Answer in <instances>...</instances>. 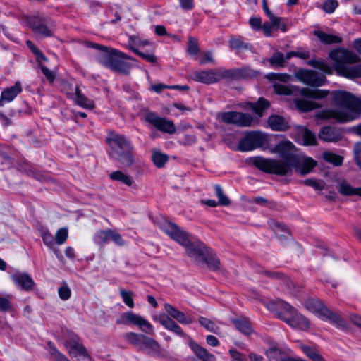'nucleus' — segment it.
Wrapping results in <instances>:
<instances>
[{
    "label": "nucleus",
    "instance_id": "obj_47",
    "mask_svg": "<svg viewBox=\"0 0 361 361\" xmlns=\"http://www.w3.org/2000/svg\"><path fill=\"white\" fill-rule=\"evenodd\" d=\"M152 161L156 166L158 168H161L168 161V157L166 154L160 152H154L152 154Z\"/></svg>",
    "mask_w": 361,
    "mask_h": 361
},
{
    "label": "nucleus",
    "instance_id": "obj_38",
    "mask_svg": "<svg viewBox=\"0 0 361 361\" xmlns=\"http://www.w3.org/2000/svg\"><path fill=\"white\" fill-rule=\"evenodd\" d=\"M308 66L317 68L326 73H331L329 65L323 59H312L307 62Z\"/></svg>",
    "mask_w": 361,
    "mask_h": 361
},
{
    "label": "nucleus",
    "instance_id": "obj_23",
    "mask_svg": "<svg viewBox=\"0 0 361 361\" xmlns=\"http://www.w3.org/2000/svg\"><path fill=\"white\" fill-rule=\"evenodd\" d=\"M268 123L270 128L276 131H284L289 128L286 119L279 115H271L268 118Z\"/></svg>",
    "mask_w": 361,
    "mask_h": 361
},
{
    "label": "nucleus",
    "instance_id": "obj_16",
    "mask_svg": "<svg viewBox=\"0 0 361 361\" xmlns=\"http://www.w3.org/2000/svg\"><path fill=\"white\" fill-rule=\"evenodd\" d=\"M318 137L324 142H336L342 139L343 133L339 128L324 126L321 128Z\"/></svg>",
    "mask_w": 361,
    "mask_h": 361
},
{
    "label": "nucleus",
    "instance_id": "obj_4",
    "mask_svg": "<svg viewBox=\"0 0 361 361\" xmlns=\"http://www.w3.org/2000/svg\"><path fill=\"white\" fill-rule=\"evenodd\" d=\"M159 227L171 239L183 246L188 256L190 258L199 261L205 255V253H207L208 248L204 243L201 242L197 244L192 243L190 240V233L182 230L175 223L164 220L159 224Z\"/></svg>",
    "mask_w": 361,
    "mask_h": 361
},
{
    "label": "nucleus",
    "instance_id": "obj_59",
    "mask_svg": "<svg viewBox=\"0 0 361 361\" xmlns=\"http://www.w3.org/2000/svg\"><path fill=\"white\" fill-rule=\"evenodd\" d=\"M42 238L43 240L44 243L49 247V248H53V247L55 245V240L54 236L48 231H44L42 235Z\"/></svg>",
    "mask_w": 361,
    "mask_h": 361
},
{
    "label": "nucleus",
    "instance_id": "obj_63",
    "mask_svg": "<svg viewBox=\"0 0 361 361\" xmlns=\"http://www.w3.org/2000/svg\"><path fill=\"white\" fill-rule=\"evenodd\" d=\"M355 161L357 164L361 169V142L356 143L354 147Z\"/></svg>",
    "mask_w": 361,
    "mask_h": 361
},
{
    "label": "nucleus",
    "instance_id": "obj_12",
    "mask_svg": "<svg viewBox=\"0 0 361 361\" xmlns=\"http://www.w3.org/2000/svg\"><path fill=\"white\" fill-rule=\"evenodd\" d=\"M221 120L225 123L233 124L239 127H250L257 123L251 114L238 111L223 113Z\"/></svg>",
    "mask_w": 361,
    "mask_h": 361
},
{
    "label": "nucleus",
    "instance_id": "obj_5",
    "mask_svg": "<svg viewBox=\"0 0 361 361\" xmlns=\"http://www.w3.org/2000/svg\"><path fill=\"white\" fill-rule=\"evenodd\" d=\"M329 56L338 75L350 79L361 78V63L351 66L360 60L356 54L341 48L331 51Z\"/></svg>",
    "mask_w": 361,
    "mask_h": 361
},
{
    "label": "nucleus",
    "instance_id": "obj_52",
    "mask_svg": "<svg viewBox=\"0 0 361 361\" xmlns=\"http://www.w3.org/2000/svg\"><path fill=\"white\" fill-rule=\"evenodd\" d=\"M187 51L190 55H197L199 53L198 42L196 38L192 37L189 38Z\"/></svg>",
    "mask_w": 361,
    "mask_h": 361
},
{
    "label": "nucleus",
    "instance_id": "obj_19",
    "mask_svg": "<svg viewBox=\"0 0 361 361\" xmlns=\"http://www.w3.org/2000/svg\"><path fill=\"white\" fill-rule=\"evenodd\" d=\"M22 92V87L20 82H16L13 86L8 87L1 92L0 97V106H3L4 102L13 101L18 94Z\"/></svg>",
    "mask_w": 361,
    "mask_h": 361
},
{
    "label": "nucleus",
    "instance_id": "obj_28",
    "mask_svg": "<svg viewBox=\"0 0 361 361\" xmlns=\"http://www.w3.org/2000/svg\"><path fill=\"white\" fill-rule=\"evenodd\" d=\"M314 35L324 44H339L342 42L341 37L327 34L322 30H314Z\"/></svg>",
    "mask_w": 361,
    "mask_h": 361
},
{
    "label": "nucleus",
    "instance_id": "obj_30",
    "mask_svg": "<svg viewBox=\"0 0 361 361\" xmlns=\"http://www.w3.org/2000/svg\"><path fill=\"white\" fill-rule=\"evenodd\" d=\"M74 90L75 94V102L78 105L88 109H92L94 107L93 101L83 95L77 86L75 87Z\"/></svg>",
    "mask_w": 361,
    "mask_h": 361
},
{
    "label": "nucleus",
    "instance_id": "obj_60",
    "mask_svg": "<svg viewBox=\"0 0 361 361\" xmlns=\"http://www.w3.org/2000/svg\"><path fill=\"white\" fill-rule=\"evenodd\" d=\"M267 78L269 80H278L279 81L287 82L290 80V75L288 74H281V73H270L267 75Z\"/></svg>",
    "mask_w": 361,
    "mask_h": 361
},
{
    "label": "nucleus",
    "instance_id": "obj_3",
    "mask_svg": "<svg viewBox=\"0 0 361 361\" xmlns=\"http://www.w3.org/2000/svg\"><path fill=\"white\" fill-rule=\"evenodd\" d=\"M85 45L87 47L98 49L99 53L97 56V61L114 72L126 75L133 67V64L126 60L135 61V59L122 51L89 41L85 42Z\"/></svg>",
    "mask_w": 361,
    "mask_h": 361
},
{
    "label": "nucleus",
    "instance_id": "obj_35",
    "mask_svg": "<svg viewBox=\"0 0 361 361\" xmlns=\"http://www.w3.org/2000/svg\"><path fill=\"white\" fill-rule=\"evenodd\" d=\"M202 259L210 269L216 270L219 268V259L209 249L207 250V253H205V255L202 257Z\"/></svg>",
    "mask_w": 361,
    "mask_h": 361
},
{
    "label": "nucleus",
    "instance_id": "obj_26",
    "mask_svg": "<svg viewBox=\"0 0 361 361\" xmlns=\"http://www.w3.org/2000/svg\"><path fill=\"white\" fill-rule=\"evenodd\" d=\"M265 355L269 361H283L286 357V353L277 345H272L265 350Z\"/></svg>",
    "mask_w": 361,
    "mask_h": 361
},
{
    "label": "nucleus",
    "instance_id": "obj_27",
    "mask_svg": "<svg viewBox=\"0 0 361 361\" xmlns=\"http://www.w3.org/2000/svg\"><path fill=\"white\" fill-rule=\"evenodd\" d=\"M247 106H249L258 116L262 117L263 116L264 111L267 109L270 104L269 102L260 97L256 102H247Z\"/></svg>",
    "mask_w": 361,
    "mask_h": 361
},
{
    "label": "nucleus",
    "instance_id": "obj_15",
    "mask_svg": "<svg viewBox=\"0 0 361 361\" xmlns=\"http://www.w3.org/2000/svg\"><path fill=\"white\" fill-rule=\"evenodd\" d=\"M30 25L35 34L44 37H51L53 34V23L48 18L35 17L30 20Z\"/></svg>",
    "mask_w": 361,
    "mask_h": 361
},
{
    "label": "nucleus",
    "instance_id": "obj_46",
    "mask_svg": "<svg viewBox=\"0 0 361 361\" xmlns=\"http://www.w3.org/2000/svg\"><path fill=\"white\" fill-rule=\"evenodd\" d=\"M302 352L313 361H324L322 356L319 355L314 349L306 345H302Z\"/></svg>",
    "mask_w": 361,
    "mask_h": 361
},
{
    "label": "nucleus",
    "instance_id": "obj_14",
    "mask_svg": "<svg viewBox=\"0 0 361 361\" xmlns=\"http://www.w3.org/2000/svg\"><path fill=\"white\" fill-rule=\"evenodd\" d=\"M145 121L154 126L159 130L173 134L176 132V126L172 121L161 118L153 112L145 115Z\"/></svg>",
    "mask_w": 361,
    "mask_h": 361
},
{
    "label": "nucleus",
    "instance_id": "obj_45",
    "mask_svg": "<svg viewBox=\"0 0 361 361\" xmlns=\"http://www.w3.org/2000/svg\"><path fill=\"white\" fill-rule=\"evenodd\" d=\"M302 137L304 144L306 145H313L317 142L315 135L307 128L302 130Z\"/></svg>",
    "mask_w": 361,
    "mask_h": 361
},
{
    "label": "nucleus",
    "instance_id": "obj_9",
    "mask_svg": "<svg viewBox=\"0 0 361 361\" xmlns=\"http://www.w3.org/2000/svg\"><path fill=\"white\" fill-rule=\"evenodd\" d=\"M267 142V136L257 131L247 133L239 142L237 149L240 152H249L264 146Z\"/></svg>",
    "mask_w": 361,
    "mask_h": 361
},
{
    "label": "nucleus",
    "instance_id": "obj_10",
    "mask_svg": "<svg viewBox=\"0 0 361 361\" xmlns=\"http://www.w3.org/2000/svg\"><path fill=\"white\" fill-rule=\"evenodd\" d=\"M117 324L137 326L140 329L147 334H154L153 326L144 317L133 313L132 311L123 312L116 320Z\"/></svg>",
    "mask_w": 361,
    "mask_h": 361
},
{
    "label": "nucleus",
    "instance_id": "obj_58",
    "mask_svg": "<svg viewBox=\"0 0 361 361\" xmlns=\"http://www.w3.org/2000/svg\"><path fill=\"white\" fill-rule=\"evenodd\" d=\"M58 294L61 300H67L71 297V291L68 285L65 283L59 288Z\"/></svg>",
    "mask_w": 361,
    "mask_h": 361
},
{
    "label": "nucleus",
    "instance_id": "obj_41",
    "mask_svg": "<svg viewBox=\"0 0 361 361\" xmlns=\"http://www.w3.org/2000/svg\"><path fill=\"white\" fill-rule=\"evenodd\" d=\"M198 320L200 325L204 327L207 331L215 334L218 333L219 328L212 320L204 317H200Z\"/></svg>",
    "mask_w": 361,
    "mask_h": 361
},
{
    "label": "nucleus",
    "instance_id": "obj_61",
    "mask_svg": "<svg viewBox=\"0 0 361 361\" xmlns=\"http://www.w3.org/2000/svg\"><path fill=\"white\" fill-rule=\"evenodd\" d=\"M177 322L183 324H192L194 321L192 317L186 316L183 312L180 311L175 319Z\"/></svg>",
    "mask_w": 361,
    "mask_h": 361
},
{
    "label": "nucleus",
    "instance_id": "obj_42",
    "mask_svg": "<svg viewBox=\"0 0 361 361\" xmlns=\"http://www.w3.org/2000/svg\"><path fill=\"white\" fill-rule=\"evenodd\" d=\"M214 190L216 196L218 197V204L221 206H228L231 204V201L227 196H226L223 192V190L220 185H215Z\"/></svg>",
    "mask_w": 361,
    "mask_h": 361
},
{
    "label": "nucleus",
    "instance_id": "obj_34",
    "mask_svg": "<svg viewBox=\"0 0 361 361\" xmlns=\"http://www.w3.org/2000/svg\"><path fill=\"white\" fill-rule=\"evenodd\" d=\"M109 177L114 180L119 181L127 186H131L133 183V178L128 175L125 174L121 171H116L110 173Z\"/></svg>",
    "mask_w": 361,
    "mask_h": 361
},
{
    "label": "nucleus",
    "instance_id": "obj_21",
    "mask_svg": "<svg viewBox=\"0 0 361 361\" xmlns=\"http://www.w3.org/2000/svg\"><path fill=\"white\" fill-rule=\"evenodd\" d=\"M159 322L164 326L166 329L171 331L180 336H185V334L182 330L181 327L177 324L171 317L168 315L162 314L158 318Z\"/></svg>",
    "mask_w": 361,
    "mask_h": 361
},
{
    "label": "nucleus",
    "instance_id": "obj_62",
    "mask_svg": "<svg viewBox=\"0 0 361 361\" xmlns=\"http://www.w3.org/2000/svg\"><path fill=\"white\" fill-rule=\"evenodd\" d=\"M40 68H41V71L43 73V74L47 78V80L50 82H53L54 80H55V74L54 73V72L52 71L49 70L48 68H47L44 66H40Z\"/></svg>",
    "mask_w": 361,
    "mask_h": 361
},
{
    "label": "nucleus",
    "instance_id": "obj_48",
    "mask_svg": "<svg viewBox=\"0 0 361 361\" xmlns=\"http://www.w3.org/2000/svg\"><path fill=\"white\" fill-rule=\"evenodd\" d=\"M49 345V353L51 356L55 359L56 361H70L68 357L59 352L52 344L51 342L48 343Z\"/></svg>",
    "mask_w": 361,
    "mask_h": 361
},
{
    "label": "nucleus",
    "instance_id": "obj_13",
    "mask_svg": "<svg viewBox=\"0 0 361 361\" xmlns=\"http://www.w3.org/2000/svg\"><path fill=\"white\" fill-rule=\"evenodd\" d=\"M295 77L302 83L312 87H319L324 84L326 77L324 75L312 70L300 69Z\"/></svg>",
    "mask_w": 361,
    "mask_h": 361
},
{
    "label": "nucleus",
    "instance_id": "obj_20",
    "mask_svg": "<svg viewBox=\"0 0 361 361\" xmlns=\"http://www.w3.org/2000/svg\"><path fill=\"white\" fill-rule=\"evenodd\" d=\"M189 345L200 360L202 361H216V357L213 354L196 342L191 341L189 343Z\"/></svg>",
    "mask_w": 361,
    "mask_h": 361
},
{
    "label": "nucleus",
    "instance_id": "obj_40",
    "mask_svg": "<svg viewBox=\"0 0 361 361\" xmlns=\"http://www.w3.org/2000/svg\"><path fill=\"white\" fill-rule=\"evenodd\" d=\"M229 44L232 49L235 50H245L250 49L252 48V45L250 44L245 43L239 38L231 39Z\"/></svg>",
    "mask_w": 361,
    "mask_h": 361
},
{
    "label": "nucleus",
    "instance_id": "obj_22",
    "mask_svg": "<svg viewBox=\"0 0 361 361\" xmlns=\"http://www.w3.org/2000/svg\"><path fill=\"white\" fill-rule=\"evenodd\" d=\"M139 350L146 351L148 354L155 355L160 353L161 347L157 341L144 336Z\"/></svg>",
    "mask_w": 361,
    "mask_h": 361
},
{
    "label": "nucleus",
    "instance_id": "obj_55",
    "mask_svg": "<svg viewBox=\"0 0 361 361\" xmlns=\"http://www.w3.org/2000/svg\"><path fill=\"white\" fill-rule=\"evenodd\" d=\"M302 183L307 186L312 187L317 190H322L324 189V183L318 181L315 178H307L302 181Z\"/></svg>",
    "mask_w": 361,
    "mask_h": 361
},
{
    "label": "nucleus",
    "instance_id": "obj_32",
    "mask_svg": "<svg viewBox=\"0 0 361 361\" xmlns=\"http://www.w3.org/2000/svg\"><path fill=\"white\" fill-rule=\"evenodd\" d=\"M295 105L299 110L303 112L310 111L320 107L318 103L304 99H297L295 100Z\"/></svg>",
    "mask_w": 361,
    "mask_h": 361
},
{
    "label": "nucleus",
    "instance_id": "obj_49",
    "mask_svg": "<svg viewBox=\"0 0 361 361\" xmlns=\"http://www.w3.org/2000/svg\"><path fill=\"white\" fill-rule=\"evenodd\" d=\"M131 50L136 54L137 56L143 59L144 60L154 63L157 62V57L152 53H144L142 51H140L137 49L131 47Z\"/></svg>",
    "mask_w": 361,
    "mask_h": 361
},
{
    "label": "nucleus",
    "instance_id": "obj_2",
    "mask_svg": "<svg viewBox=\"0 0 361 361\" xmlns=\"http://www.w3.org/2000/svg\"><path fill=\"white\" fill-rule=\"evenodd\" d=\"M331 97L336 107L321 111L317 114L319 118L345 123L354 120L361 114V99L342 90L334 91Z\"/></svg>",
    "mask_w": 361,
    "mask_h": 361
},
{
    "label": "nucleus",
    "instance_id": "obj_11",
    "mask_svg": "<svg viewBox=\"0 0 361 361\" xmlns=\"http://www.w3.org/2000/svg\"><path fill=\"white\" fill-rule=\"evenodd\" d=\"M228 75L227 70L209 69L207 71H195L191 73L190 77L196 82L212 84L219 82L221 78Z\"/></svg>",
    "mask_w": 361,
    "mask_h": 361
},
{
    "label": "nucleus",
    "instance_id": "obj_24",
    "mask_svg": "<svg viewBox=\"0 0 361 361\" xmlns=\"http://www.w3.org/2000/svg\"><path fill=\"white\" fill-rule=\"evenodd\" d=\"M231 322L239 331L245 335H250L253 332L248 319L245 317L232 318Z\"/></svg>",
    "mask_w": 361,
    "mask_h": 361
},
{
    "label": "nucleus",
    "instance_id": "obj_18",
    "mask_svg": "<svg viewBox=\"0 0 361 361\" xmlns=\"http://www.w3.org/2000/svg\"><path fill=\"white\" fill-rule=\"evenodd\" d=\"M319 318L324 321L328 322L332 325L339 329H344L346 327V322L339 314L332 312L326 307L322 312Z\"/></svg>",
    "mask_w": 361,
    "mask_h": 361
},
{
    "label": "nucleus",
    "instance_id": "obj_8",
    "mask_svg": "<svg viewBox=\"0 0 361 361\" xmlns=\"http://www.w3.org/2000/svg\"><path fill=\"white\" fill-rule=\"evenodd\" d=\"M64 346L70 356L80 358H90L87 351L80 338L73 332L67 331L63 336Z\"/></svg>",
    "mask_w": 361,
    "mask_h": 361
},
{
    "label": "nucleus",
    "instance_id": "obj_43",
    "mask_svg": "<svg viewBox=\"0 0 361 361\" xmlns=\"http://www.w3.org/2000/svg\"><path fill=\"white\" fill-rule=\"evenodd\" d=\"M269 61L271 66L283 67L285 63V56L281 52H274Z\"/></svg>",
    "mask_w": 361,
    "mask_h": 361
},
{
    "label": "nucleus",
    "instance_id": "obj_17",
    "mask_svg": "<svg viewBox=\"0 0 361 361\" xmlns=\"http://www.w3.org/2000/svg\"><path fill=\"white\" fill-rule=\"evenodd\" d=\"M11 277L15 285L20 289L25 291L33 289L35 282L29 274L19 272L13 274Z\"/></svg>",
    "mask_w": 361,
    "mask_h": 361
},
{
    "label": "nucleus",
    "instance_id": "obj_33",
    "mask_svg": "<svg viewBox=\"0 0 361 361\" xmlns=\"http://www.w3.org/2000/svg\"><path fill=\"white\" fill-rule=\"evenodd\" d=\"M263 274H264V275L265 276L281 280V282H282V284L284 286H286V288L288 290H290L291 286H293V283H292L291 280L288 277L282 275L279 272H273V271H264L263 272Z\"/></svg>",
    "mask_w": 361,
    "mask_h": 361
},
{
    "label": "nucleus",
    "instance_id": "obj_7",
    "mask_svg": "<svg viewBox=\"0 0 361 361\" xmlns=\"http://www.w3.org/2000/svg\"><path fill=\"white\" fill-rule=\"evenodd\" d=\"M106 142L111 148L110 155L124 167H129L134 163L133 147L123 135L109 132Z\"/></svg>",
    "mask_w": 361,
    "mask_h": 361
},
{
    "label": "nucleus",
    "instance_id": "obj_57",
    "mask_svg": "<svg viewBox=\"0 0 361 361\" xmlns=\"http://www.w3.org/2000/svg\"><path fill=\"white\" fill-rule=\"evenodd\" d=\"M338 6V3L336 0H326L323 4L322 8L326 13H331Z\"/></svg>",
    "mask_w": 361,
    "mask_h": 361
},
{
    "label": "nucleus",
    "instance_id": "obj_25",
    "mask_svg": "<svg viewBox=\"0 0 361 361\" xmlns=\"http://www.w3.org/2000/svg\"><path fill=\"white\" fill-rule=\"evenodd\" d=\"M337 189L339 193L343 195H357L361 197V188H353L345 180L338 182Z\"/></svg>",
    "mask_w": 361,
    "mask_h": 361
},
{
    "label": "nucleus",
    "instance_id": "obj_51",
    "mask_svg": "<svg viewBox=\"0 0 361 361\" xmlns=\"http://www.w3.org/2000/svg\"><path fill=\"white\" fill-rule=\"evenodd\" d=\"M274 92L280 95H290L292 94L291 89L286 85L281 83H274L273 85Z\"/></svg>",
    "mask_w": 361,
    "mask_h": 361
},
{
    "label": "nucleus",
    "instance_id": "obj_56",
    "mask_svg": "<svg viewBox=\"0 0 361 361\" xmlns=\"http://www.w3.org/2000/svg\"><path fill=\"white\" fill-rule=\"evenodd\" d=\"M12 310V305L9 296L0 295V311L8 312Z\"/></svg>",
    "mask_w": 361,
    "mask_h": 361
},
{
    "label": "nucleus",
    "instance_id": "obj_1",
    "mask_svg": "<svg viewBox=\"0 0 361 361\" xmlns=\"http://www.w3.org/2000/svg\"><path fill=\"white\" fill-rule=\"evenodd\" d=\"M293 148L292 142H281L276 146V151L281 159L255 157L252 159V164L259 170L269 174L291 176L295 169L301 176H305L316 166L317 162L310 157L300 160L297 155L290 152Z\"/></svg>",
    "mask_w": 361,
    "mask_h": 361
},
{
    "label": "nucleus",
    "instance_id": "obj_44",
    "mask_svg": "<svg viewBox=\"0 0 361 361\" xmlns=\"http://www.w3.org/2000/svg\"><path fill=\"white\" fill-rule=\"evenodd\" d=\"M120 295L123 299V302L129 307L133 308L135 305L133 298V293L132 291H127L124 289H120Z\"/></svg>",
    "mask_w": 361,
    "mask_h": 361
},
{
    "label": "nucleus",
    "instance_id": "obj_50",
    "mask_svg": "<svg viewBox=\"0 0 361 361\" xmlns=\"http://www.w3.org/2000/svg\"><path fill=\"white\" fill-rule=\"evenodd\" d=\"M263 10L264 13L267 14V16L269 17L270 22L274 25L278 26L279 25V23L281 22V18L279 17L275 16L271 11L269 9L268 6L267 4V2L265 0L263 1Z\"/></svg>",
    "mask_w": 361,
    "mask_h": 361
},
{
    "label": "nucleus",
    "instance_id": "obj_29",
    "mask_svg": "<svg viewBox=\"0 0 361 361\" xmlns=\"http://www.w3.org/2000/svg\"><path fill=\"white\" fill-rule=\"evenodd\" d=\"M305 308L316 314L319 317L322 314V312L325 309L326 306L319 300L314 298H310L305 300Z\"/></svg>",
    "mask_w": 361,
    "mask_h": 361
},
{
    "label": "nucleus",
    "instance_id": "obj_31",
    "mask_svg": "<svg viewBox=\"0 0 361 361\" xmlns=\"http://www.w3.org/2000/svg\"><path fill=\"white\" fill-rule=\"evenodd\" d=\"M329 92L323 90H312L307 87H303L300 90L302 96L313 99H322L328 95Z\"/></svg>",
    "mask_w": 361,
    "mask_h": 361
},
{
    "label": "nucleus",
    "instance_id": "obj_64",
    "mask_svg": "<svg viewBox=\"0 0 361 361\" xmlns=\"http://www.w3.org/2000/svg\"><path fill=\"white\" fill-rule=\"evenodd\" d=\"M274 28V25L271 23L265 22L262 25L261 29L262 30L264 34L267 37H271L272 30Z\"/></svg>",
    "mask_w": 361,
    "mask_h": 361
},
{
    "label": "nucleus",
    "instance_id": "obj_37",
    "mask_svg": "<svg viewBox=\"0 0 361 361\" xmlns=\"http://www.w3.org/2000/svg\"><path fill=\"white\" fill-rule=\"evenodd\" d=\"M143 334H136L134 332H128L123 334V338L129 343L136 346L138 349L142 343L144 338Z\"/></svg>",
    "mask_w": 361,
    "mask_h": 361
},
{
    "label": "nucleus",
    "instance_id": "obj_53",
    "mask_svg": "<svg viewBox=\"0 0 361 361\" xmlns=\"http://www.w3.org/2000/svg\"><path fill=\"white\" fill-rule=\"evenodd\" d=\"M110 241L114 242L118 246H123L126 244L121 235L116 230L110 229Z\"/></svg>",
    "mask_w": 361,
    "mask_h": 361
},
{
    "label": "nucleus",
    "instance_id": "obj_39",
    "mask_svg": "<svg viewBox=\"0 0 361 361\" xmlns=\"http://www.w3.org/2000/svg\"><path fill=\"white\" fill-rule=\"evenodd\" d=\"M323 159L331 164H333L334 166H341L343 163V158L341 156L336 154L333 152H325L322 154Z\"/></svg>",
    "mask_w": 361,
    "mask_h": 361
},
{
    "label": "nucleus",
    "instance_id": "obj_6",
    "mask_svg": "<svg viewBox=\"0 0 361 361\" xmlns=\"http://www.w3.org/2000/svg\"><path fill=\"white\" fill-rule=\"evenodd\" d=\"M267 307L269 311L293 328L307 330L310 327V321L283 300L270 301L267 303Z\"/></svg>",
    "mask_w": 361,
    "mask_h": 361
},
{
    "label": "nucleus",
    "instance_id": "obj_36",
    "mask_svg": "<svg viewBox=\"0 0 361 361\" xmlns=\"http://www.w3.org/2000/svg\"><path fill=\"white\" fill-rule=\"evenodd\" d=\"M110 229L107 230H99L95 233L93 240L94 242L102 246L104 244L109 243L110 242Z\"/></svg>",
    "mask_w": 361,
    "mask_h": 361
},
{
    "label": "nucleus",
    "instance_id": "obj_54",
    "mask_svg": "<svg viewBox=\"0 0 361 361\" xmlns=\"http://www.w3.org/2000/svg\"><path fill=\"white\" fill-rule=\"evenodd\" d=\"M68 238V229L61 228L59 229L55 235V240L58 245L63 244Z\"/></svg>",
    "mask_w": 361,
    "mask_h": 361
}]
</instances>
